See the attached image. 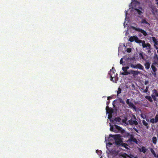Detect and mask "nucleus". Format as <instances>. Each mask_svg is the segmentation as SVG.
<instances>
[{"label": "nucleus", "instance_id": "obj_17", "mask_svg": "<svg viewBox=\"0 0 158 158\" xmlns=\"http://www.w3.org/2000/svg\"><path fill=\"white\" fill-rule=\"evenodd\" d=\"M157 138L156 136L153 137L152 138V141L154 144H156L157 143Z\"/></svg>", "mask_w": 158, "mask_h": 158}, {"label": "nucleus", "instance_id": "obj_35", "mask_svg": "<svg viewBox=\"0 0 158 158\" xmlns=\"http://www.w3.org/2000/svg\"><path fill=\"white\" fill-rule=\"evenodd\" d=\"M131 48H127V52L128 53L131 52Z\"/></svg>", "mask_w": 158, "mask_h": 158}, {"label": "nucleus", "instance_id": "obj_13", "mask_svg": "<svg viewBox=\"0 0 158 158\" xmlns=\"http://www.w3.org/2000/svg\"><path fill=\"white\" fill-rule=\"evenodd\" d=\"M152 38L153 42L154 43V46H155L156 45H158V41L156 38L155 37H152Z\"/></svg>", "mask_w": 158, "mask_h": 158}, {"label": "nucleus", "instance_id": "obj_27", "mask_svg": "<svg viewBox=\"0 0 158 158\" xmlns=\"http://www.w3.org/2000/svg\"><path fill=\"white\" fill-rule=\"evenodd\" d=\"M150 151H151V153L153 155V156H154L155 155L156 156V154L154 151V149L151 148L150 149Z\"/></svg>", "mask_w": 158, "mask_h": 158}, {"label": "nucleus", "instance_id": "obj_43", "mask_svg": "<svg viewBox=\"0 0 158 158\" xmlns=\"http://www.w3.org/2000/svg\"><path fill=\"white\" fill-rule=\"evenodd\" d=\"M112 117V115L110 114L108 115V118L109 119H110Z\"/></svg>", "mask_w": 158, "mask_h": 158}, {"label": "nucleus", "instance_id": "obj_55", "mask_svg": "<svg viewBox=\"0 0 158 158\" xmlns=\"http://www.w3.org/2000/svg\"><path fill=\"white\" fill-rule=\"evenodd\" d=\"M157 52L158 53V50H157Z\"/></svg>", "mask_w": 158, "mask_h": 158}, {"label": "nucleus", "instance_id": "obj_12", "mask_svg": "<svg viewBox=\"0 0 158 158\" xmlns=\"http://www.w3.org/2000/svg\"><path fill=\"white\" fill-rule=\"evenodd\" d=\"M151 63L148 61H146L144 64V65L145 69L147 70L148 69L150 68Z\"/></svg>", "mask_w": 158, "mask_h": 158}, {"label": "nucleus", "instance_id": "obj_15", "mask_svg": "<svg viewBox=\"0 0 158 158\" xmlns=\"http://www.w3.org/2000/svg\"><path fill=\"white\" fill-rule=\"evenodd\" d=\"M142 122L143 124L148 129L149 127L148 123L144 120H142Z\"/></svg>", "mask_w": 158, "mask_h": 158}, {"label": "nucleus", "instance_id": "obj_25", "mask_svg": "<svg viewBox=\"0 0 158 158\" xmlns=\"http://www.w3.org/2000/svg\"><path fill=\"white\" fill-rule=\"evenodd\" d=\"M121 145L122 146L124 147L125 148L128 149V148H127V146H128V145L126 143H121Z\"/></svg>", "mask_w": 158, "mask_h": 158}, {"label": "nucleus", "instance_id": "obj_23", "mask_svg": "<svg viewBox=\"0 0 158 158\" xmlns=\"http://www.w3.org/2000/svg\"><path fill=\"white\" fill-rule=\"evenodd\" d=\"M115 72V70L114 67H112V69L110 70V71L109 72H110V74H112L113 75V74H114Z\"/></svg>", "mask_w": 158, "mask_h": 158}, {"label": "nucleus", "instance_id": "obj_50", "mask_svg": "<svg viewBox=\"0 0 158 158\" xmlns=\"http://www.w3.org/2000/svg\"><path fill=\"white\" fill-rule=\"evenodd\" d=\"M155 48L156 49H158V48L157 47H155Z\"/></svg>", "mask_w": 158, "mask_h": 158}, {"label": "nucleus", "instance_id": "obj_33", "mask_svg": "<svg viewBox=\"0 0 158 158\" xmlns=\"http://www.w3.org/2000/svg\"><path fill=\"white\" fill-rule=\"evenodd\" d=\"M158 63V61H154L151 65H153V66H155Z\"/></svg>", "mask_w": 158, "mask_h": 158}, {"label": "nucleus", "instance_id": "obj_53", "mask_svg": "<svg viewBox=\"0 0 158 158\" xmlns=\"http://www.w3.org/2000/svg\"><path fill=\"white\" fill-rule=\"evenodd\" d=\"M127 12H126V16H127Z\"/></svg>", "mask_w": 158, "mask_h": 158}, {"label": "nucleus", "instance_id": "obj_34", "mask_svg": "<svg viewBox=\"0 0 158 158\" xmlns=\"http://www.w3.org/2000/svg\"><path fill=\"white\" fill-rule=\"evenodd\" d=\"M109 73L110 77V80H112L113 79V77H115V75L114 74V75H113V74H110V73Z\"/></svg>", "mask_w": 158, "mask_h": 158}, {"label": "nucleus", "instance_id": "obj_20", "mask_svg": "<svg viewBox=\"0 0 158 158\" xmlns=\"http://www.w3.org/2000/svg\"><path fill=\"white\" fill-rule=\"evenodd\" d=\"M153 59H154V60L158 61V56L157 55L156 52L153 57Z\"/></svg>", "mask_w": 158, "mask_h": 158}, {"label": "nucleus", "instance_id": "obj_5", "mask_svg": "<svg viewBox=\"0 0 158 158\" xmlns=\"http://www.w3.org/2000/svg\"><path fill=\"white\" fill-rule=\"evenodd\" d=\"M128 135H129L130 136V138L127 140V142H134L136 144H138V141L137 139L134 137V136L132 135H130L129 133L128 134Z\"/></svg>", "mask_w": 158, "mask_h": 158}, {"label": "nucleus", "instance_id": "obj_7", "mask_svg": "<svg viewBox=\"0 0 158 158\" xmlns=\"http://www.w3.org/2000/svg\"><path fill=\"white\" fill-rule=\"evenodd\" d=\"M134 119H135V120H133L132 119L129 120L128 122L129 124L131 125H138V122L136 120V118L135 115L133 116Z\"/></svg>", "mask_w": 158, "mask_h": 158}, {"label": "nucleus", "instance_id": "obj_19", "mask_svg": "<svg viewBox=\"0 0 158 158\" xmlns=\"http://www.w3.org/2000/svg\"><path fill=\"white\" fill-rule=\"evenodd\" d=\"M122 69L124 71V73L126 75L130 74V71L129 72H128L127 71V70L125 69H123V68H122Z\"/></svg>", "mask_w": 158, "mask_h": 158}, {"label": "nucleus", "instance_id": "obj_48", "mask_svg": "<svg viewBox=\"0 0 158 158\" xmlns=\"http://www.w3.org/2000/svg\"><path fill=\"white\" fill-rule=\"evenodd\" d=\"M111 99V98L110 97H109L108 98V99Z\"/></svg>", "mask_w": 158, "mask_h": 158}, {"label": "nucleus", "instance_id": "obj_22", "mask_svg": "<svg viewBox=\"0 0 158 158\" xmlns=\"http://www.w3.org/2000/svg\"><path fill=\"white\" fill-rule=\"evenodd\" d=\"M141 23L143 24H145L150 25V24L145 19H142L141 20Z\"/></svg>", "mask_w": 158, "mask_h": 158}, {"label": "nucleus", "instance_id": "obj_4", "mask_svg": "<svg viewBox=\"0 0 158 158\" xmlns=\"http://www.w3.org/2000/svg\"><path fill=\"white\" fill-rule=\"evenodd\" d=\"M130 66L132 68L134 69H138L142 70H143L144 69L143 66L139 63H138L136 65H135L131 64H130Z\"/></svg>", "mask_w": 158, "mask_h": 158}, {"label": "nucleus", "instance_id": "obj_10", "mask_svg": "<svg viewBox=\"0 0 158 158\" xmlns=\"http://www.w3.org/2000/svg\"><path fill=\"white\" fill-rule=\"evenodd\" d=\"M158 121V114H156L155 116V118H152L150 120V122L154 124L157 123Z\"/></svg>", "mask_w": 158, "mask_h": 158}, {"label": "nucleus", "instance_id": "obj_36", "mask_svg": "<svg viewBox=\"0 0 158 158\" xmlns=\"http://www.w3.org/2000/svg\"><path fill=\"white\" fill-rule=\"evenodd\" d=\"M110 103V101H108L106 102L107 106L106 107V108H109V107L108 106L109 105V104Z\"/></svg>", "mask_w": 158, "mask_h": 158}, {"label": "nucleus", "instance_id": "obj_1", "mask_svg": "<svg viewBox=\"0 0 158 158\" xmlns=\"http://www.w3.org/2000/svg\"><path fill=\"white\" fill-rule=\"evenodd\" d=\"M120 136L119 135H113L110 134L109 135L108 138V140L110 141L111 140V138H113L115 140V144L117 146L121 145V140L120 139Z\"/></svg>", "mask_w": 158, "mask_h": 158}, {"label": "nucleus", "instance_id": "obj_18", "mask_svg": "<svg viewBox=\"0 0 158 158\" xmlns=\"http://www.w3.org/2000/svg\"><path fill=\"white\" fill-rule=\"evenodd\" d=\"M140 152H142L144 153H145L147 151V149L144 146H142L141 148V150L140 149Z\"/></svg>", "mask_w": 158, "mask_h": 158}, {"label": "nucleus", "instance_id": "obj_41", "mask_svg": "<svg viewBox=\"0 0 158 158\" xmlns=\"http://www.w3.org/2000/svg\"><path fill=\"white\" fill-rule=\"evenodd\" d=\"M148 81H145L144 82V84L145 85H146L148 84Z\"/></svg>", "mask_w": 158, "mask_h": 158}, {"label": "nucleus", "instance_id": "obj_24", "mask_svg": "<svg viewBox=\"0 0 158 158\" xmlns=\"http://www.w3.org/2000/svg\"><path fill=\"white\" fill-rule=\"evenodd\" d=\"M151 67L153 72H156L157 71V69L155 66L153 65H151Z\"/></svg>", "mask_w": 158, "mask_h": 158}, {"label": "nucleus", "instance_id": "obj_26", "mask_svg": "<svg viewBox=\"0 0 158 158\" xmlns=\"http://www.w3.org/2000/svg\"><path fill=\"white\" fill-rule=\"evenodd\" d=\"M145 48H146V49H147L148 50V53H151V45L150 44V46H149L148 47H145Z\"/></svg>", "mask_w": 158, "mask_h": 158}, {"label": "nucleus", "instance_id": "obj_39", "mask_svg": "<svg viewBox=\"0 0 158 158\" xmlns=\"http://www.w3.org/2000/svg\"><path fill=\"white\" fill-rule=\"evenodd\" d=\"M133 129L134 130L136 131V132H137V133H138L139 131H138V130L136 129V128H135V127H133Z\"/></svg>", "mask_w": 158, "mask_h": 158}, {"label": "nucleus", "instance_id": "obj_16", "mask_svg": "<svg viewBox=\"0 0 158 158\" xmlns=\"http://www.w3.org/2000/svg\"><path fill=\"white\" fill-rule=\"evenodd\" d=\"M110 130L111 131H113L115 132H117V131L116 130L114 129V127L113 125H111L110 123Z\"/></svg>", "mask_w": 158, "mask_h": 158}, {"label": "nucleus", "instance_id": "obj_54", "mask_svg": "<svg viewBox=\"0 0 158 158\" xmlns=\"http://www.w3.org/2000/svg\"><path fill=\"white\" fill-rule=\"evenodd\" d=\"M157 140H158V136H157Z\"/></svg>", "mask_w": 158, "mask_h": 158}, {"label": "nucleus", "instance_id": "obj_57", "mask_svg": "<svg viewBox=\"0 0 158 158\" xmlns=\"http://www.w3.org/2000/svg\"><path fill=\"white\" fill-rule=\"evenodd\" d=\"M146 120H147V121H148V120H147V119H146Z\"/></svg>", "mask_w": 158, "mask_h": 158}, {"label": "nucleus", "instance_id": "obj_42", "mask_svg": "<svg viewBox=\"0 0 158 158\" xmlns=\"http://www.w3.org/2000/svg\"><path fill=\"white\" fill-rule=\"evenodd\" d=\"M154 75V76L156 77V72H153L152 73Z\"/></svg>", "mask_w": 158, "mask_h": 158}, {"label": "nucleus", "instance_id": "obj_6", "mask_svg": "<svg viewBox=\"0 0 158 158\" xmlns=\"http://www.w3.org/2000/svg\"><path fill=\"white\" fill-rule=\"evenodd\" d=\"M127 104L129 106V107L131 108H133L135 111L136 110V107L132 102H130V99H127L126 101Z\"/></svg>", "mask_w": 158, "mask_h": 158}, {"label": "nucleus", "instance_id": "obj_14", "mask_svg": "<svg viewBox=\"0 0 158 158\" xmlns=\"http://www.w3.org/2000/svg\"><path fill=\"white\" fill-rule=\"evenodd\" d=\"M136 38V36H131L129 38V40L131 42H132L134 41H135Z\"/></svg>", "mask_w": 158, "mask_h": 158}, {"label": "nucleus", "instance_id": "obj_56", "mask_svg": "<svg viewBox=\"0 0 158 158\" xmlns=\"http://www.w3.org/2000/svg\"><path fill=\"white\" fill-rule=\"evenodd\" d=\"M157 136H158V133H157Z\"/></svg>", "mask_w": 158, "mask_h": 158}, {"label": "nucleus", "instance_id": "obj_37", "mask_svg": "<svg viewBox=\"0 0 158 158\" xmlns=\"http://www.w3.org/2000/svg\"><path fill=\"white\" fill-rule=\"evenodd\" d=\"M120 63L121 64H123V59L122 58H121L120 61Z\"/></svg>", "mask_w": 158, "mask_h": 158}, {"label": "nucleus", "instance_id": "obj_32", "mask_svg": "<svg viewBox=\"0 0 158 158\" xmlns=\"http://www.w3.org/2000/svg\"><path fill=\"white\" fill-rule=\"evenodd\" d=\"M139 55L140 58H141L142 59H143L144 60V57L143 56L142 53H139Z\"/></svg>", "mask_w": 158, "mask_h": 158}, {"label": "nucleus", "instance_id": "obj_46", "mask_svg": "<svg viewBox=\"0 0 158 158\" xmlns=\"http://www.w3.org/2000/svg\"><path fill=\"white\" fill-rule=\"evenodd\" d=\"M154 157H157V158H158V154H156V156L155 155L154 156Z\"/></svg>", "mask_w": 158, "mask_h": 158}, {"label": "nucleus", "instance_id": "obj_52", "mask_svg": "<svg viewBox=\"0 0 158 158\" xmlns=\"http://www.w3.org/2000/svg\"><path fill=\"white\" fill-rule=\"evenodd\" d=\"M109 144L111 145L112 144V143H110Z\"/></svg>", "mask_w": 158, "mask_h": 158}, {"label": "nucleus", "instance_id": "obj_28", "mask_svg": "<svg viewBox=\"0 0 158 158\" xmlns=\"http://www.w3.org/2000/svg\"><path fill=\"white\" fill-rule=\"evenodd\" d=\"M122 89L119 87L118 88V90L117 91V96H118V95L121 93Z\"/></svg>", "mask_w": 158, "mask_h": 158}, {"label": "nucleus", "instance_id": "obj_3", "mask_svg": "<svg viewBox=\"0 0 158 158\" xmlns=\"http://www.w3.org/2000/svg\"><path fill=\"white\" fill-rule=\"evenodd\" d=\"M131 28L133 30H135V31L139 32H141L145 36H146L148 35V34L146 32L142 29L139 28H137L133 26H131Z\"/></svg>", "mask_w": 158, "mask_h": 158}, {"label": "nucleus", "instance_id": "obj_47", "mask_svg": "<svg viewBox=\"0 0 158 158\" xmlns=\"http://www.w3.org/2000/svg\"><path fill=\"white\" fill-rule=\"evenodd\" d=\"M141 117L142 118H143V119L145 118L144 117V116H143V115H141Z\"/></svg>", "mask_w": 158, "mask_h": 158}, {"label": "nucleus", "instance_id": "obj_2", "mask_svg": "<svg viewBox=\"0 0 158 158\" xmlns=\"http://www.w3.org/2000/svg\"><path fill=\"white\" fill-rule=\"evenodd\" d=\"M135 38L136 39L135 41L136 43L139 44L142 43V47L143 48H145V47H148L150 46V44L148 43L145 44V41L142 40H139L137 36H136V38Z\"/></svg>", "mask_w": 158, "mask_h": 158}, {"label": "nucleus", "instance_id": "obj_9", "mask_svg": "<svg viewBox=\"0 0 158 158\" xmlns=\"http://www.w3.org/2000/svg\"><path fill=\"white\" fill-rule=\"evenodd\" d=\"M150 8L153 15L155 16L156 15V13L157 12L158 10L156 6L152 5L150 6Z\"/></svg>", "mask_w": 158, "mask_h": 158}, {"label": "nucleus", "instance_id": "obj_49", "mask_svg": "<svg viewBox=\"0 0 158 158\" xmlns=\"http://www.w3.org/2000/svg\"><path fill=\"white\" fill-rule=\"evenodd\" d=\"M156 5H157V7L158 8V2H157L156 3Z\"/></svg>", "mask_w": 158, "mask_h": 158}, {"label": "nucleus", "instance_id": "obj_51", "mask_svg": "<svg viewBox=\"0 0 158 158\" xmlns=\"http://www.w3.org/2000/svg\"><path fill=\"white\" fill-rule=\"evenodd\" d=\"M155 1L157 2H158V0H155Z\"/></svg>", "mask_w": 158, "mask_h": 158}, {"label": "nucleus", "instance_id": "obj_29", "mask_svg": "<svg viewBox=\"0 0 158 158\" xmlns=\"http://www.w3.org/2000/svg\"><path fill=\"white\" fill-rule=\"evenodd\" d=\"M135 10L137 11V12L139 15H141L142 13V12L138 9L136 8L135 9Z\"/></svg>", "mask_w": 158, "mask_h": 158}, {"label": "nucleus", "instance_id": "obj_21", "mask_svg": "<svg viewBox=\"0 0 158 158\" xmlns=\"http://www.w3.org/2000/svg\"><path fill=\"white\" fill-rule=\"evenodd\" d=\"M108 108V110H107V108H106V110L107 112L109 113L110 114H112L113 112V110L112 109H110L109 108Z\"/></svg>", "mask_w": 158, "mask_h": 158}, {"label": "nucleus", "instance_id": "obj_44", "mask_svg": "<svg viewBox=\"0 0 158 158\" xmlns=\"http://www.w3.org/2000/svg\"><path fill=\"white\" fill-rule=\"evenodd\" d=\"M145 87L143 86L141 88V89L143 90V91L145 89H144Z\"/></svg>", "mask_w": 158, "mask_h": 158}, {"label": "nucleus", "instance_id": "obj_30", "mask_svg": "<svg viewBox=\"0 0 158 158\" xmlns=\"http://www.w3.org/2000/svg\"><path fill=\"white\" fill-rule=\"evenodd\" d=\"M114 120L115 121H116V122H119L121 121V119L120 117H118L115 118H114Z\"/></svg>", "mask_w": 158, "mask_h": 158}, {"label": "nucleus", "instance_id": "obj_11", "mask_svg": "<svg viewBox=\"0 0 158 158\" xmlns=\"http://www.w3.org/2000/svg\"><path fill=\"white\" fill-rule=\"evenodd\" d=\"M130 74L133 75L134 77H136L140 73L138 71H135L133 70L130 71Z\"/></svg>", "mask_w": 158, "mask_h": 158}, {"label": "nucleus", "instance_id": "obj_8", "mask_svg": "<svg viewBox=\"0 0 158 158\" xmlns=\"http://www.w3.org/2000/svg\"><path fill=\"white\" fill-rule=\"evenodd\" d=\"M114 127L116 129L117 131V132H120L122 133H123L124 132L125 130L123 129L122 128L120 127L119 126L116 125H114Z\"/></svg>", "mask_w": 158, "mask_h": 158}, {"label": "nucleus", "instance_id": "obj_45", "mask_svg": "<svg viewBox=\"0 0 158 158\" xmlns=\"http://www.w3.org/2000/svg\"><path fill=\"white\" fill-rule=\"evenodd\" d=\"M121 74L122 75H126L125 73H124V72H122V73H121Z\"/></svg>", "mask_w": 158, "mask_h": 158}, {"label": "nucleus", "instance_id": "obj_40", "mask_svg": "<svg viewBox=\"0 0 158 158\" xmlns=\"http://www.w3.org/2000/svg\"><path fill=\"white\" fill-rule=\"evenodd\" d=\"M123 69H126L127 70L129 68V67H128V66H126V67H123Z\"/></svg>", "mask_w": 158, "mask_h": 158}, {"label": "nucleus", "instance_id": "obj_31", "mask_svg": "<svg viewBox=\"0 0 158 158\" xmlns=\"http://www.w3.org/2000/svg\"><path fill=\"white\" fill-rule=\"evenodd\" d=\"M148 86H146L145 89L143 91H141V92L143 93H147L148 91Z\"/></svg>", "mask_w": 158, "mask_h": 158}, {"label": "nucleus", "instance_id": "obj_38", "mask_svg": "<svg viewBox=\"0 0 158 158\" xmlns=\"http://www.w3.org/2000/svg\"><path fill=\"white\" fill-rule=\"evenodd\" d=\"M120 103H122L123 104H125V103L124 102L123 100H122V99L120 100Z\"/></svg>", "mask_w": 158, "mask_h": 158}]
</instances>
